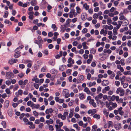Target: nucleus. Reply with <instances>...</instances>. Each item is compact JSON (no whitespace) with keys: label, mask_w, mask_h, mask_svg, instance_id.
Instances as JSON below:
<instances>
[{"label":"nucleus","mask_w":131,"mask_h":131,"mask_svg":"<svg viewBox=\"0 0 131 131\" xmlns=\"http://www.w3.org/2000/svg\"><path fill=\"white\" fill-rule=\"evenodd\" d=\"M4 23L5 24H8L9 25H12V23L9 20L7 19L5 20Z\"/></svg>","instance_id":"c756f323"},{"label":"nucleus","mask_w":131,"mask_h":131,"mask_svg":"<svg viewBox=\"0 0 131 131\" xmlns=\"http://www.w3.org/2000/svg\"><path fill=\"white\" fill-rule=\"evenodd\" d=\"M68 91V90L66 89L63 90V94H65V97L66 98H68L70 96V94L68 92H67Z\"/></svg>","instance_id":"39448f33"},{"label":"nucleus","mask_w":131,"mask_h":131,"mask_svg":"<svg viewBox=\"0 0 131 131\" xmlns=\"http://www.w3.org/2000/svg\"><path fill=\"white\" fill-rule=\"evenodd\" d=\"M37 39L41 43H43V41L41 39V38L40 36H38V37Z\"/></svg>","instance_id":"e433bc0d"},{"label":"nucleus","mask_w":131,"mask_h":131,"mask_svg":"<svg viewBox=\"0 0 131 131\" xmlns=\"http://www.w3.org/2000/svg\"><path fill=\"white\" fill-rule=\"evenodd\" d=\"M60 28L63 32H64L65 31V25H61Z\"/></svg>","instance_id":"c9c22d12"},{"label":"nucleus","mask_w":131,"mask_h":131,"mask_svg":"<svg viewBox=\"0 0 131 131\" xmlns=\"http://www.w3.org/2000/svg\"><path fill=\"white\" fill-rule=\"evenodd\" d=\"M56 123L57 124H59L58 126L60 127H61L63 125V122H60L59 119H57L56 121Z\"/></svg>","instance_id":"ddd939ff"},{"label":"nucleus","mask_w":131,"mask_h":131,"mask_svg":"<svg viewBox=\"0 0 131 131\" xmlns=\"http://www.w3.org/2000/svg\"><path fill=\"white\" fill-rule=\"evenodd\" d=\"M9 102V100L5 101L4 103V107L5 108H7L8 107Z\"/></svg>","instance_id":"0eeeda50"},{"label":"nucleus","mask_w":131,"mask_h":131,"mask_svg":"<svg viewBox=\"0 0 131 131\" xmlns=\"http://www.w3.org/2000/svg\"><path fill=\"white\" fill-rule=\"evenodd\" d=\"M110 89L109 86H107L105 87L102 90V93L104 94L105 93L106 91H109Z\"/></svg>","instance_id":"6e6552de"},{"label":"nucleus","mask_w":131,"mask_h":131,"mask_svg":"<svg viewBox=\"0 0 131 131\" xmlns=\"http://www.w3.org/2000/svg\"><path fill=\"white\" fill-rule=\"evenodd\" d=\"M14 76V74L12 72H9L6 73V77L8 79L13 78Z\"/></svg>","instance_id":"f03ea898"},{"label":"nucleus","mask_w":131,"mask_h":131,"mask_svg":"<svg viewBox=\"0 0 131 131\" xmlns=\"http://www.w3.org/2000/svg\"><path fill=\"white\" fill-rule=\"evenodd\" d=\"M74 12H75V10L73 9H71L70 12L69 13V17L70 18H72L74 16Z\"/></svg>","instance_id":"423d86ee"},{"label":"nucleus","mask_w":131,"mask_h":131,"mask_svg":"<svg viewBox=\"0 0 131 131\" xmlns=\"http://www.w3.org/2000/svg\"><path fill=\"white\" fill-rule=\"evenodd\" d=\"M32 103L31 101H29L27 102V105L28 106H31Z\"/></svg>","instance_id":"4d7b16f0"},{"label":"nucleus","mask_w":131,"mask_h":131,"mask_svg":"<svg viewBox=\"0 0 131 131\" xmlns=\"http://www.w3.org/2000/svg\"><path fill=\"white\" fill-rule=\"evenodd\" d=\"M31 5L32 6H34L37 4V2L36 0H32L31 3Z\"/></svg>","instance_id":"bb28decb"},{"label":"nucleus","mask_w":131,"mask_h":131,"mask_svg":"<svg viewBox=\"0 0 131 131\" xmlns=\"http://www.w3.org/2000/svg\"><path fill=\"white\" fill-rule=\"evenodd\" d=\"M125 77L124 76H122V77H120L119 78L121 82L124 81L125 80Z\"/></svg>","instance_id":"ea45409f"},{"label":"nucleus","mask_w":131,"mask_h":131,"mask_svg":"<svg viewBox=\"0 0 131 131\" xmlns=\"http://www.w3.org/2000/svg\"><path fill=\"white\" fill-rule=\"evenodd\" d=\"M84 91L88 94H90V91L89 89L87 87L85 88L84 89Z\"/></svg>","instance_id":"412c9836"},{"label":"nucleus","mask_w":131,"mask_h":131,"mask_svg":"<svg viewBox=\"0 0 131 131\" xmlns=\"http://www.w3.org/2000/svg\"><path fill=\"white\" fill-rule=\"evenodd\" d=\"M78 42L77 41H74L72 43V44L73 46H76L78 44Z\"/></svg>","instance_id":"6e6d98bb"},{"label":"nucleus","mask_w":131,"mask_h":131,"mask_svg":"<svg viewBox=\"0 0 131 131\" xmlns=\"http://www.w3.org/2000/svg\"><path fill=\"white\" fill-rule=\"evenodd\" d=\"M20 52L19 51L16 52L14 54V57L16 58H18L20 56Z\"/></svg>","instance_id":"f8f14e48"},{"label":"nucleus","mask_w":131,"mask_h":131,"mask_svg":"<svg viewBox=\"0 0 131 131\" xmlns=\"http://www.w3.org/2000/svg\"><path fill=\"white\" fill-rule=\"evenodd\" d=\"M125 94L124 91L123 89H121V91L119 95L120 96H123Z\"/></svg>","instance_id":"c85d7f7f"},{"label":"nucleus","mask_w":131,"mask_h":131,"mask_svg":"<svg viewBox=\"0 0 131 131\" xmlns=\"http://www.w3.org/2000/svg\"><path fill=\"white\" fill-rule=\"evenodd\" d=\"M73 127L75 128L78 130L79 131L80 129V128L79 127L77 124H75L73 125Z\"/></svg>","instance_id":"7c9ffc66"},{"label":"nucleus","mask_w":131,"mask_h":131,"mask_svg":"<svg viewBox=\"0 0 131 131\" xmlns=\"http://www.w3.org/2000/svg\"><path fill=\"white\" fill-rule=\"evenodd\" d=\"M127 62L128 63H130L131 62V57L128 58L127 60Z\"/></svg>","instance_id":"774afa93"},{"label":"nucleus","mask_w":131,"mask_h":131,"mask_svg":"<svg viewBox=\"0 0 131 131\" xmlns=\"http://www.w3.org/2000/svg\"><path fill=\"white\" fill-rule=\"evenodd\" d=\"M50 63L51 65H54V59H52L50 60Z\"/></svg>","instance_id":"13d9d810"},{"label":"nucleus","mask_w":131,"mask_h":131,"mask_svg":"<svg viewBox=\"0 0 131 131\" xmlns=\"http://www.w3.org/2000/svg\"><path fill=\"white\" fill-rule=\"evenodd\" d=\"M23 93V91L22 90H19L18 91V92H16V94L17 96H18L20 95L21 96L22 95Z\"/></svg>","instance_id":"dca6fc26"},{"label":"nucleus","mask_w":131,"mask_h":131,"mask_svg":"<svg viewBox=\"0 0 131 131\" xmlns=\"http://www.w3.org/2000/svg\"><path fill=\"white\" fill-rule=\"evenodd\" d=\"M55 126L56 131H59L61 129V127L59 126H58V125L57 124Z\"/></svg>","instance_id":"393cba45"},{"label":"nucleus","mask_w":131,"mask_h":131,"mask_svg":"<svg viewBox=\"0 0 131 131\" xmlns=\"http://www.w3.org/2000/svg\"><path fill=\"white\" fill-rule=\"evenodd\" d=\"M109 81L107 80H104L102 82V85L104 86L107 85L109 84Z\"/></svg>","instance_id":"9b49d317"},{"label":"nucleus","mask_w":131,"mask_h":131,"mask_svg":"<svg viewBox=\"0 0 131 131\" xmlns=\"http://www.w3.org/2000/svg\"><path fill=\"white\" fill-rule=\"evenodd\" d=\"M42 55V53L40 51H39L38 52L37 54L38 57L39 58L41 57Z\"/></svg>","instance_id":"09e8293b"},{"label":"nucleus","mask_w":131,"mask_h":131,"mask_svg":"<svg viewBox=\"0 0 131 131\" xmlns=\"http://www.w3.org/2000/svg\"><path fill=\"white\" fill-rule=\"evenodd\" d=\"M87 15L86 13H82L81 15V18L82 20H85L87 18Z\"/></svg>","instance_id":"9d476101"},{"label":"nucleus","mask_w":131,"mask_h":131,"mask_svg":"<svg viewBox=\"0 0 131 131\" xmlns=\"http://www.w3.org/2000/svg\"><path fill=\"white\" fill-rule=\"evenodd\" d=\"M1 124L3 125V127L4 128H5L6 127V123L5 121H3L1 123Z\"/></svg>","instance_id":"f704fd0d"},{"label":"nucleus","mask_w":131,"mask_h":131,"mask_svg":"<svg viewBox=\"0 0 131 131\" xmlns=\"http://www.w3.org/2000/svg\"><path fill=\"white\" fill-rule=\"evenodd\" d=\"M68 63H71L73 64L74 63V61L73 59H72V58L70 57L69 58L68 60Z\"/></svg>","instance_id":"aec40b11"},{"label":"nucleus","mask_w":131,"mask_h":131,"mask_svg":"<svg viewBox=\"0 0 131 131\" xmlns=\"http://www.w3.org/2000/svg\"><path fill=\"white\" fill-rule=\"evenodd\" d=\"M98 14L96 13L94 14L93 16V18L94 19H96L98 18Z\"/></svg>","instance_id":"58836bf2"},{"label":"nucleus","mask_w":131,"mask_h":131,"mask_svg":"<svg viewBox=\"0 0 131 131\" xmlns=\"http://www.w3.org/2000/svg\"><path fill=\"white\" fill-rule=\"evenodd\" d=\"M91 75L90 73H88L87 75V78L89 80H90L91 77Z\"/></svg>","instance_id":"864d4df0"},{"label":"nucleus","mask_w":131,"mask_h":131,"mask_svg":"<svg viewBox=\"0 0 131 131\" xmlns=\"http://www.w3.org/2000/svg\"><path fill=\"white\" fill-rule=\"evenodd\" d=\"M115 74L114 73H112L111 75L110 76V78L111 79H113L115 76Z\"/></svg>","instance_id":"bf43d9fd"},{"label":"nucleus","mask_w":131,"mask_h":131,"mask_svg":"<svg viewBox=\"0 0 131 131\" xmlns=\"http://www.w3.org/2000/svg\"><path fill=\"white\" fill-rule=\"evenodd\" d=\"M34 12H31L28 13L29 15V18L30 20H32L33 18Z\"/></svg>","instance_id":"1a4fd4ad"},{"label":"nucleus","mask_w":131,"mask_h":131,"mask_svg":"<svg viewBox=\"0 0 131 131\" xmlns=\"http://www.w3.org/2000/svg\"><path fill=\"white\" fill-rule=\"evenodd\" d=\"M51 28L53 29V30L56 31L57 30V28L56 27V25L54 24H53L51 26Z\"/></svg>","instance_id":"72a5a7b5"},{"label":"nucleus","mask_w":131,"mask_h":131,"mask_svg":"<svg viewBox=\"0 0 131 131\" xmlns=\"http://www.w3.org/2000/svg\"><path fill=\"white\" fill-rule=\"evenodd\" d=\"M5 92L7 94H9L10 92V91L9 89L8 88H7L6 90H5Z\"/></svg>","instance_id":"5fc2aeb1"},{"label":"nucleus","mask_w":131,"mask_h":131,"mask_svg":"<svg viewBox=\"0 0 131 131\" xmlns=\"http://www.w3.org/2000/svg\"><path fill=\"white\" fill-rule=\"evenodd\" d=\"M83 7L84 8H85L86 10H87L89 8V6L86 3H85L83 5Z\"/></svg>","instance_id":"a878e982"},{"label":"nucleus","mask_w":131,"mask_h":131,"mask_svg":"<svg viewBox=\"0 0 131 131\" xmlns=\"http://www.w3.org/2000/svg\"><path fill=\"white\" fill-rule=\"evenodd\" d=\"M97 128V126L96 125H94L92 126V131H96V130Z\"/></svg>","instance_id":"473e14b6"},{"label":"nucleus","mask_w":131,"mask_h":131,"mask_svg":"<svg viewBox=\"0 0 131 131\" xmlns=\"http://www.w3.org/2000/svg\"><path fill=\"white\" fill-rule=\"evenodd\" d=\"M8 12L7 11H6L4 12V15H3V17L4 18H7L8 16Z\"/></svg>","instance_id":"2f4dec72"},{"label":"nucleus","mask_w":131,"mask_h":131,"mask_svg":"<svg viewBox=\"0 0 131 131\" xmlns=\"http://www.w3.org/2000/svg\"><path fill=\"white\" fill-rule=\"evenodd\" d=\"M88 32V29L86 28H84L82 29V32L83 33L85 34L86 33Z\"/></svg>","instance_id":"79ce46f5"},{"label":"nucleus","mask_w":131,"mask_h":131,"mask_svg":"<svg viewBox=\"0 0 131 131\" xmlns=\"http://www.w3.org/2000/svg\"><path fill=\"white\" fill-rule=\"evenodd\" d=\"M25 65L23 64H19V67L21 69H23L25 68Z\"/></svg>","instance_id":"e2e57ef3"},{"label":"nucleus","mask_w":131,"mask_h":131,"mask_svg":"<svg viewBox=\"0 0 131 131\" xmlns=\"http://www.w3.org/2000/svg\"><path fill=\"white\" fill-rule=\"evenodd\" d=\"M96 52V50L95 49H92L90 51V52L92 53L93 54L95 53Z\"/></svg>","instance_id":"0e129e2a"},{"label":"nucleus","mask_w":131,"mask_h":131,"mask_svg":"<svg viewBox=\"0 0 131 131\" xmlns=\"http://www.w3.org/2000/svg\"><path fill=\"white\" fill-rule=\"evenodd\" d=\"M54 99L56 102H58L60 103H62L64 102V100L63 99H60L59 97H55Z\"/></svg>","instance_id":"20e7f679"},{"label":"nucleus","mask_w":131,"mask_h":131,"mask_svg":"<svg viewBox=\"0 0 131 131\" xmlns=\"http://www.w3.org/2000/svg\"><path fill=\"white\" fill-rule=\"evenodd\" d=\"M18 61V59L12 58L10 59L8 61V63L11 65H12L15 63H16Z\"/></svg>","instance_id":"7ed1b4c3"},{"label":"nucleus","mask_w":131,"mask_h":131,"mask_svg":"<svg viewBox=\"0 0 131 131\" xmlns=\"http://www.w3.org/2000/svg\"><path fill=\"white\" fill-rule=\"evenodd\" d=\"M116 10V8H114V7H112L110 9V11L111 12H113L114 10Z\"/></svg>","instance_id":"a18cd8bd"},{"label":"nucleus","mask_w":131,"mask_h":131,"mask_svg":"<svg viewBox=\"0 0 131 131\" xmlns=\"http://www.w3.org/2000/svg\"><path fill=\"white\" fill-rule=\"evenodd\" d=\"M115 85L117 87H118L120 84V82L118 81H115Z\"/></svg>","instance_id":"603ef678"},{"label":"nucleus","mask_w":131,"mask_h":131,"mask_svg":"<svg viewBox=\"0 0 131 131\" xmlns=\"http://www.w3.org/2000/svg\"><path fill=\"white\" fill-rule=\"evenodd\" d=\"M112 107L114 108L116 107L117 106V104L115 103H112Z\"/></svg>","instance_id":"8fccbe9b"},{"label":"nucleus","mask_w":131,"mask_h":131,"mask_svg":"<svg viewBox=\"0 0 131 131\" xmlns=\"http://www.w3.org/2000/svg\"><path fill=\"white\" fill-rule=\"evenodd\" d=\"M122 23L124 26L127 25L129 24L128 21L126 19H124L122 21Z\"/></svg>","instance_id":"f3484780"},{"label":"nucleus","mask_w":131,"mask_h":131,"mask_svg":"<svg viewBox=\"0 0 131 131\" xmlns=\"http://www.w3.org/2000/svg\"><path fill=\"white\" fill-rule=\"evenodd\" d=\"M12 112L13 111L12 109H9L8 112V113L9 116H12Z\"/></svg>","instance_id":"b1692460"},{"label":"nucleus","mask_w":131,"mask_h":131,"mask_svg":"<svg viewBox=\"0 0 131 131\" xmlns=\"http://www.w3.org/2000/svg\"><path fill=\"white\" fill-rule=\"evenodd\" d=\"M93 117L94 118H96L98 119L100 118V116L97 114H95L93 115Z\"/></svg>","instance_id":"cd10ccee"},{"label":"nucleus","mask_w":131,"mask_h":131,"mask_svg":"<svg viewBox=\"0 0 131 131\" xmlns=\"http://www.w3.org/2000/svg\"><path fill=\"white\" fill-rule=\"evenodd\" d=\"M121 88L119 87L116 90V93L117 94H118L119 92H120L121 91Z\"/></svg>","instance_id":"37998d69"},{"label":"nucleus","mask_w":131,"mask_h":131,"mask_svg":"<svg viewBox=\"0 0 131 131\" xmlns=\"http://www.w3.org/2000/svg\"><path fill=\"white\" fill-rule=\"evenodd\" d=\"M101 88L100 86H99L97 88V92L98 93L100 92L101 91Z\"/></svg>","instance_id":"680f3d73"},{"label":"nucleus","mask_w":131,"mask_h":131,"mask_svg":"<svg viewBox=\"0 0 131 131\" xmlns=\"http://www.w3.org/2000/svg\"><path fill=\"white\" fill-rule=\"evenodd\" d=\"M72 70L70 69L67 70L66 72V73L69 75H70L71 72Z\"/></svg>","instance_id":"c03bdc74"},{"label":"nucleus","mask_w":131,"mask_h":131,"mask_svg":"<svg viewBox=\"0 0 131 131\" xmlns=\"http://www.w3.org/2000/svg\"><path fill=\"white\" fill-rule=\"evenodd\" d=\"M118 29H117L116 27H114L113 30V35H116L118 34L117 32Z\"/></svg>","instance_id":"4468645a"},{"label":"nucleus","mask_w":131,"mask_h":131,"mask_svg":"<svg viewBox=\"0 0 131 131\" xmlns=\"http://www.w3.org/2000/svg\"><path fill=\"white\" fill-rule=\"evenodd\" d=\"M117 69H119L122 72L124 71V70L123 67H121L120 65H117Z\"/></svg>","instance_id":"5701e85b"},{"label":"nucleus","mask_w":131,"mask_h":131,"mask_svg":"<svg viewBox=\"0 0 131 131\" xmlns=\"http://www.w3.org/2000/svg\"><path fill=\"white\" fill-rule=\"evenodd\" d=\"M63 128L65 129V131H70L69 129L66 126H63Z\"/></svg>","instance_id":"338daca9"},{"label":"nucleus","mask_w":131,"mask_h":131,"mask_svg":"<svg viewBox=\"0 0 131 131\" xmlns=\"http://www.w3.org/2000/svg\"><path fill=\"white\" fill-rule=\"evenodd\" d=\"M112 50L110 49H105L104 50L103 52L104 53H107L108 54H110L112 52Z\"/></svg>","instance_id":"6ab92c4d"},{"label":"nucleus","mask_w":131,"mask_h":131,"mask_svg":"<svg viewBox=\"0 0 131 131\" xmlns=\"http://www.w3.org/2000/svg\"><path fill=\"white\" fill-rule=\"evenodd\" d=\"M80 99L81 100H83L85 99V95L83 93H81L79 95Z\"/></svg>","instance_id":"2eb2a0df"},{"label":"nucleus","mask_w":131,"mask_h":131,"mask_svg":"<svg viewBox=\"0 0 131 131\" xmlns=\"http://www.w3.org/2000/svg\"><path fill=\"white\" fill-rule=\"evenodd\" d=\"M110 97V96H107L106 95H103V99L105 100H106L107 99L108 97Z\"/></svg>","instance_id":"de8ad7c7"},{"label":"nucleus","mask_w":131,"mask_h":131,"mask_svg":"<svg viewBox=\"0 0 131 131\" xmlns=\"http://www.w3.org/2000/svg\"><path fill=\"white\" fill-rule=\"evenodd\" d=\"M25 124L26 125H29V128L30 129H33L35 127V125L33 124V123L31 122H28L27 123H25Z\"/></svg>","instance_id":"f257e3e1"},{"label":"nucleus","mask_w":131,"mask_h":131,"mask_svg":"<svg viewBox=\"0 0 131 131\" xmlns=\"http://www.w3.org/2000/svg\"><path fill=\"white\" fill-rule=\"evenodd\" d=\"M87 84L89 87H90L92 86L95 85L96 84V82H93L92 83L91 82H89Z\"/></svg>","instance_id":"a211bd4d"},{"label":"nucleus","mask_w":131,"mask_h":131,"mask_svg":"<svg viewBox=\"0 0 131 131\" xmlns=\"http://www.w3.org/2000/svg\"><path fill=\"white\" fill-rule=\"evenodd\" d=\"M76 9L77 10V12L79 14L81 12V9L79 7H76Z\"/></svg>","instance_id":"4c0bfd02"},{"label":"nucleus","mask_w":131,"mask_h":131,"mask_svg":"<svg viewBox=\"0 0 131 131\" xmlns=\"http://www.w3.org/2000/svg\"><path fill=\"white\" fill-rule=\"evenodd\" d=\"M5 83L7 85H9L11 84V82L9 80L6 81L5 82Z\"/></svg>","instance_id":"3c124183"},{"label":"nucleus","mask_w":131,"mask_h":131,"mask_svg":"<svg viewBox=\"0 0 131 131\" xmlns=\"http://www.w3.org/2000/svg\"><path fill=\"white\" fill-rule=\"evenodd\" d=\"M33 113L35 116H38L39 115V113L36 111H34L33 112Z\"/></svg>","instance_id":"a19ab883"},{"label":"nucleus","mask_w":131,"mask_h":131,"mask_svg":"<svg viewBox=\"0 0 131 131\" xmlns=\"http://www.w3.org/2000/svg\"><path fill=\"white\" fill-rule=\"evenodd\" d=\"M38 19H36L34 20L33 21V23L35 24H38Z\"/></svg>","instance_id":"052dcab7"},{"label":"nucleus","mask_w":131,"mask_h":131,"mask_svg":"<svg viewBox=\"0 0 131 131\" xmlns=\"http://www.w3.org/2000/svg\"><path fill=\"white\" fill-rule=\"evenodd\" d=\"M126 80L127 81L130 83L131 81V79L129 77H127L126 78Z\"/></svg>","instance_id":"69168bd1"},{"label":"nucleus","mask_w":131,"mask_h":131,"mask_svg":"<svg viewBox=\"0 0 131 131\" xmlns=\"http://www.w3.org/2000/svg\"><path fill=\"white\" fill-rule=\"evenodd\" d=\"M87 43L86 41H84L82 43V46H83V48L85 49L88 48V47L86 46Z\"/></svg>","instance_id":"4be33fe9"},{"label":"nucleus","mask_w":131,"mask_h":131,"mask_svg":"<svg viewBox=\"0 0 131 131\" xmlns=\"http://www.w3.org/2000/svg\"><path fill=\"white\" fill-rule=\"evenodd\" d=\"M80 107L81 108L83 109H85L86 108V106L84 104H81Z\"/></svg>","instance_id":"49530a36"}]
</instances>
